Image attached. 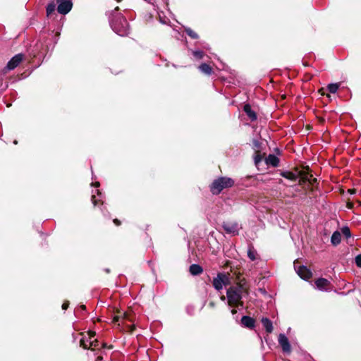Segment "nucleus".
Returning <instances> with one entry per match:
<instances>
[{"mask_svg":"<svg viewBox=\"0 0 361 361\" xmlns=\"http://www.w3.org/2000/svg\"><path fill=\"white\" fill-rule=\"evenodd\" d=\"M96 191H97V194H98V195H99V194H100V192H99V190H96Z\"/></svg>","mask_w":361,"mask_h":361,"instance_id":"a19ab883","label":"nucleus"},{"mask_svg":"<svg viewBox=\"0 0 361 361\" xmlns=\"http://www.w3.org/2000/svg\"><path fill=\"white\" fill-rule=\"evenodd\" d=\"M234 185V180L228 177H220L214 180L210 185V191L213 195L219 194L224 189L231 188Z\"/></svg>","mask_w":361,"mask_h":361,"instance_id":"7ed1b4c3","label":"nucleus"},{"mask_svg":"<svg viewBox=\"0 0 361 361\" xmlns=\"http://www.w3.org/2000/svg\"><path fill=\"white\" fill-rule=\"evenodd\" d=\"M224 230L227 232V233H235L237 232V226L236 225H232V226H230L228 224H224L223 226Z\"/></svg>","mask_w":361,"mask_h":361,"instance_id":"aec40b11","label":"nucleus"},{"mask_svg":"<svg viewBox=\"0 0 361 361\" xmlns=\"http://www.w3.org/2000/svg\"><path fill=\"white\" fill-rule=\"evenodd\" d=\"M92 201L94 205H96L97 200H96L94 195H92Z\"/></svg>","mask_w":361,"mask_h":361,"instance_id":"2f4dec72","label":"nucleus"},{"mask_svg":"<svg viewBox=\"0 0 361 361\" xmlns=\"http://www.w3.org/2000/svg\"><path fill=\"white\" fill-rule=\"evenodd\" d=\"M102 360V357H97V360H98V361H99V360Z\"/></svg>","mask_w":361,"mask_h":361,"instance_id":"79ce46f5","label":"nucleus"},{"mask_svg":"<svg viewBox=\"0 0 361 361\" xmlns=\"http://www.w3.org/2000/svg\"><path fill=\"white\" fill-rule=\"evenodd\" d=\"M186 33L192 39H197L198 35L194 32L192 29L190 27H187L185 29Z\"/></svg>","mask_w":361,"mask_h":361,"instance_id":"b1692460","label":"nucleus"},{"mask_svg":"<svg viewBox=\"0 0 361 361\" xmlns=\"http://www.w3.org/2000/svg\"><path fill=\"white\" fill-rule=\"evenodd\" d=\"M295 269L299 276L303 279L307 280L312 276L311 271L305 266L297 267L296 264H294Z\"/></svg>","mask_w":361,"mask_h":361,"instance_id":"6e6552de","label":"nucleus"},{"mask_svg":"<svg viewBox=\"0 0 361 361\" xmlns=\"http://www.w3.org/2000/svg\"><path fill=\"white\" fill-rule=\"evenodd\" d=\"M329 284L330 282L327 279L324 278L318 279L315 281V285L317 288L320 290H327Z\"/></svg>","mask_w":361,"mask_h":361,"instance_id":"9d476101","label":"nucleus"},{"mask_svg":"<svg viewBox=\"0 0 361 361\" xmlns=\"http://www.w3.org/2000/svg\"><path fill=\"white\" fill-rule=\"evenodd\" d=\"M243 288L241 286L230 287L226 291L228 304L231 307H243L242 302V293Z\"/></svg>","mask_w":361,"mask_h":361,"instance_id":"f257e3e1","label":"nucleus"},{"mask_svg":"<svg viewBox=\"0 0 361 361\" xmlns=\"http://www.w3.org/2000/svg\"><path fill=\"white\" fill-rule=\"evenodd\" d=\"M95 336V332L94 331H88L86 335H82L80 341V346H82L85 349H88L90 346V341H93V339Z\"/></svg>","mask_w":361,"mask_h":361,"instance_id":"0eeeda50","label":"nucleus"},{"mask_svg":"<svg viewBox=\"0 0 361 361\" xmlns=\"http://www.w3.org/2000/svg\"><path fill=\"white\" fill-rule=\"evenodd\" d=\"M341 232L347 238L350 237V231L348 227L342 228Z\"/></svg>","mask_w":361,"mask_h":361,"instance_id":"a878e982","label":"nucleus"},{"mask_svg":"<svg viewBox=\"0 0 361 361\" xmlns=\"http://www.w3.org/2000/svg\"><path fill=\"white\" fill-rule=\"evenodd\" d=\"M145 1L149 3V4H153V0H145Z\"/></svg>","mask_w":361,"mask_h":361,"instance_id":"4c0bfd02","label":"nucleus"},{"mask_svg":"<svg viewBox=\"0 0 361 361\" xmlns=\"http://www.w3.org/2000/svg\"><path fill=\"white\" fill-rule=\"evenodd\" d=\"M261 322L267 333H271L273 331V324L269 319L263 317Z\"/></svg>","mask_w":361,"mask_h":361,"instance_id":"4468645a","label":"nucleus"},{"mask_svg":"<svg viewBox=\"0 0 361 361\" xmlns=\"http://www.w3.org/2000/svg\"><path fill=\"white\" fill-rule=\"evenodd\" d=\"M114 222L116 224V225H119L120 224V221L118 220V219H114Z\"/></svg>","mask_w":361,"mask_h":361,"instance_id":"72a5a7b5","label":"nucleus"},{"mask_svg":"<svg viewBox=\"0 0 361 361\" xmlns=\"http://www.w3.org/2000/svg\"><path fill=\"white\" fill-rule=\"evenodd\" d=\"M247 257L252 261H255L257 258V252L252 246L248 247Z\"/></svg>","mask_w":361,"mask_h":361,"instance_id":"6ab92c4d","label":"nucleus"},{"mask_svg":"<svg viewBox=\"0 0 361 361\" xmlns=\"http://www.w3.org/2000/svg\"><path fill=\"white\" fill-rule=\"evenodd\" d=\"M341 235L340 232L335 231L331 238V243L334 245H337L341 243Z\"/></svg>","mask_w":361,"mask_h":361,"instance_id":"f3484780","label":"nucleus"},{"mask_svg":"<svg viewBox=\"0 0 361 361\" xmlns=\"http://www.w3.org/2000/svg\"><path fill=\"white\" fill-rule=\"evenodd\" d=\"M254 161L255 165H258V164L262 161V156L259 154H257L254 157Z\"/></svg>","mask_w":361,"mask_h":361,"instance_id":"bb28decb","label":"nucleus"},{"mask_svg":"<svg viewBox=\"0 0 361 361\" xmlns=\"http://www.w3.org/2000/svg\"><path fill=\"white\" fill-rule=\"evenodd\" d=\"M244 111L246 113L247 116L252 121H255L257 119V114L252 109L250 104H245L244 106Z\"/></svg>","mask_w":361,"mask_h":361,"instance_id":"ddd939ff","label":"nucleus"},{"mask_svg":"<svg viewBox=\"0 0 361 361\" xmlns=\"http://www.w3.org/2000/svg\"><path fill=\"white\" fill-rule=\"evenodd\" d=\"M100 348L99 343V341L96 338H94L93 341H90V346H89L88 349H91L92 350H96L97 348Z\"/></svg>","mask_w":361,"mask_h":361,"instance_id":"5701e85b","label":"nucleus"},{"mask_svg":"<svg viewBox=\"0 0 361 361\" xmlns=\"http://www.w3.org/2000/svg\"><path fill=\"white\" fill-rule=\"evenodd\" d=\"M192 54L193 56L197 59H201L204 56V53L200 50L193 51Z\"/></svg>","mask_w":361,"mask_h":361,"instance_id":"393cba45","label":"nucleus"},{"mask_svg":"<svg viewBox=\"0 0 361 361\" xmlns=\"http://www.w3.org/2000/svg\"><path fill=\"white\" fill-rule=\"evenodd\" d=\"M105 346H106V344H105V343H102V348H105Z\"/></svg>","mask_w":361,"mask_h":361,"instance_id":"ea45409f","label":"nucleus"},{"mask_svg":"<svg viewBox=\"0 0 361 361\" xmlns=\"http://www.w3.org/2000/svg\"><path fill=\"white\" fill-rule=\"evenodd\" d=\"M252 143L255 149H259L260 147V142L258 140H253Z\"/></svg>","mask_w":361,"mask_h":361,"instance_id":"c756f323","label":"nucleus"},{"mask_svg":"<svg viewBox=\"0 0 361 361\" xmlns=\"http://www.w3.org/2000/svg\"><path fill=\"white\" fill-rule=\"evenodd\" d=\"M56 9V5L54 1L49 3L47 6V15L49 16L54 12Z\"/></svg>","mask_w":361,"mask_h":361,"instance_id":"4be33fe9","label":"nucleus"},{"mask_svg":"<svg viewBox=\"0 0 361 361\" xmlns=\"http://www.w3.org/2000/svg\"><path fill=\"white\" fill-rule=\"evenodd\" d=\"M80 308L82 310H85L86 307L85 305H82L80 306Z\"/></svg>","mask_w":361,"mask_h":361,"instance_id":"c9c22d12","label":"nucleus"},{"mask_svg":"<svg viewBox=\"0 0 361 361\" xmlns=\"http://www.w3.org/2000/svg\"><path fill=\"white\" fill-rule=\"evenodd\" d=\"M339 88V84L338 83H331L327 86L328 90L331 93H336Z\"/></svg>","mask_w":361,"mask_h":361,"instance_id":"412c9836","label":"nucleus"},{"mask_svg":"<svg viewBox=\"0 0 361 361\" xmlns=\"http://www.w3.org/2000/svg\"><path fill=\"white\" fill-rule=\"evenodd\" d=\"M58 3L57 11L60 14L66 15L71 10L73 3L71 0H56Z\"/></svg>","mask_w":361,"mask_h":361,"instance_id":"20e7f679","label":"nucleus"},{"mask_svg":"<svg viewBox=\"0 0 361 361\" xmlns=\"http://www.w3.org/2000/svg\"><path fill=\"white\" fill-rule=\"evenodd\" d=\"M228 280L226 276L223 274H219L216 277L213 279V286L217 290H221L223 286L226 285Z\"/></svg>","mask_w":361,"mask_h":361,"instance_id":"423d86ee","label":"nucleus"},{"mask_svg":"<svg viewBox=\"0 0 361 361\" xmlns=\"http://www.w3.org/2000/svg\"><path fill=\"white\" fill-rule=\"evenodd\" d=\"M279 159L274 154H269L266 159V163L272 166H277L279 164Z\"/></svg>","mask_w":361,"mask_h":361,"instance_id":"2eb2a0df","label":"nucleus"},{"mask_svg":"<svg viewBox=\"0 0 361 361\" xmlns=\"http://www.w3.org/2000/svg\"><path fill=\"white\" fill-rule=\"evenodd\" d=\"M68 305H69V303H68V301L64 302L63 303V305H62V309L64 310H66L68 308Z\"/></svg>","mask_w":361,"mask_h":361,"instance_id":"7c9ffc66","label":"nucleus"},{"mask_svg":"<svg viewBox=\"0 0 361 361\" xmlns=\"http://www.w3.org/2000/svg\"><path fill=\"white\" fill-rule=\"evenodd\" d=\"M112 30L120 36H126L129 33V25L123 16H117L111 21Z\"/></svg>","mask_w":361,"mask_h":361,"instance_id":"f03ea898","label":"nucleus"},{"mask_svg":"<svg viewBox=\"0 0 361 361\" xmlns=\"http://www.w3.org/2000/svg\"><path fill=\"white\" fill-rule=\"evenodd\" d=\"M96 188H98L99 186V182H96L93 184Z\"/></svg>","mask_w":361,"mask_h":361,"instance_id":"f704fd0d","label":"nucleus"},{"mask_svg":"<svg viewBox=\"0 0 361 361\" xmlns=\"http://www.w3.org/2000/svg\"><path fill=\"white\" fill-rule=\"evenodd\" d=\"M355 263L357 267H361V255H359L355 257Z\"/></svg>","mask_w":361,"mask_h":361,"instance_id":"c85d7f7f","label":"nucleus"},{"mask_svg":"<svg viewBox=\"0 0 361 361\" xmlns=\"http://www.w3.org/2000/svg\"><path fill=\"white\" fill-rule=\"evenodd\" d=\"M127 320L132 322L131 316L127 312L121 313V314L116 315L114 317V322H118V324H120V322L124 324L125 321H127Z\"/></svg>","mask_w":361,"mask_h":361,"instance_id":"9b49d317","label":"nucleus"},{"mask_svg":"<svg viewBox=\"0 0 361 361\" xmlns=\"http://www.w3.org/2000/svg\"><path fill=\"white\" fill-rule=\"evenodd\" d=\"M199 70L206 74V75H211L212 73V68L207 63H202L199 66Z\"/></svg>","mask_w":361,"mask_h":361,"instance_id":"a211bd4d","label":"nucleus"},{"mask_svg":"<svg viewBox=\"0 0 361 361\" xmlns=\"http://www.w3.org/2000/svg\"><path fill=\"white\" fill-rule=\"evenodd\" d=\"M23 59V55L21 54H16L7 63L6 66L4 68V71H8L13 70L16 68L20 63L22 61Z\"/></svg>","mask_w":361,"mask_h":361,"instance_id":"39448f33","label":"nucleus"},{"mask_svg":"<svg viewBox=\"0 0 361 361\" xmlns=\"http://www.w3.org/2000/svg\"><path fill=\"white\" fill-rule=\"evenodd\" d=\"M221 300L222 301H224V300H226L225 296H224V295H223V296H221Z\"/></svg>","mask_w":361,"mask_h":361,"instance_id":"58836bf2","label":"nucleus"},{"mask_svg":"<svg viewBox=\"0 0 361 361\" xmlns=\"http://www.w3.org/2000/svg\"><path fill=\"white\" fill-rule=\"evenodd\" d=\"M159 18H160V22H161V23H164V24H166V21H165V20H162V18H161V16H160V15H159Z\"/></svg>","mask_w":361,"mask_h":361,"instance_id":"473e14b6","label":"nucleus"},{"mask_svg":"<svg viewBox=\"0 0 361 361\" xmlns=\"http://www.w3.org/2000/svg\"><path fill=\"white\" fill-rule=\"evenodd\" d=\"M202 268L196 264H193L190 267V272L192 275L196 276L202 273Z\"/></svg>","mask_w":361,"mask_h":361,"instance_id":"dca6fc26","label":"nucleus"},{"mask_svg":"<svg viewBox=\"0 0 361 361\" xmlns=\"http://www.w3.org/2000/svg\"><path fill=\"white\" fill-rule=\"evenodd\" d=\"M242 324L247 328L252 329L255 326V320L250 317L243 316L241 319Z\"/></svg>","mask_w":361,"mask_h":361,"instance_id":"f8f14e48","label":"nucleus"},{"mask_svg":"<svg viewBox=\"0 0 361 361\" xmlns=\"http://www.w3.org/2000/svg\"><path fill=\"white\" fill-rule=\"evenodd\" d=\"M283 176L290 180H295L296 179V176L291 173H288L287 175L283 174Z\"/></svg>","mask_w":361,"mask_h":361,"instance_id":"cd10ccee","label":"nucleus"},{"mask_svg":"<svg viewBox=\"0 0 361 361\" xmlns=\"http://www.w3.org/2000/svg\"><path fill=\"white\" fill-rule=\"evenodd\" d=\"M279 343L281 346L282 350L284 353H289L291 350L290 344L288 338L283 334H280L279 336Z\"/></svg>","mask_w":361,"mask_h":361,"instance_id":"1a4fd4ad","label":"nucleus"},{"mask_svg":"<svg viewBox=\"0 0 361 361\" xmlns=\"http://www.w3.org/2000/svg\"><path fill=\"white\" fill-rule=\"evenodd\" d=\"M231 313H232V314H235L237 313V310H235V309H233V310H231Z\"/></svg>","mask_w":361,"mask_h":361,"instance_id":"e433bc0d","label":"nucleus"}]
</instances>
